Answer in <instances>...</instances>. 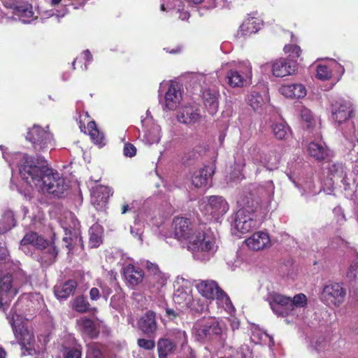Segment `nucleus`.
<instances>
[{
  "mask_svg": "<svg viewBox=\"0 0 358 358\" xmlns=\"http://www.w3.org/2000/svg\"><path fill=\"white\" fill-rule=\"evenodd\" d=\"M172 227L174 237L187 247L199 230V225L196 226L189 218L177 217L173 219Z\"/></svg>",
  "mask_w": 358,
  "mask_h": 358,
  "instance_id": "11",
  "label": "nucleus"
},
{
  "mask_svg": "<svg viewBox=\"0 0 358 358\" xmlns=\"http://www.w3.org/2000/svg\"><path fill=\"white\" fill-rule=\"evenodd\" d=\"M301 118L308 123V127H312V122L314 121V118L311 111L309 109L306 108H302L301 110Z\"/></svg>",
  "mask_w": 358,
  "mask_h": 358,
  "instance_id": "55",
  "label": "nucleus"
},
{
  "mask_svg": "<svg viewBox=\"0 0 358 358\" xmlns=\"http://www.w3.org/2000/svg\"><path fill=\"white\" fill-rule=\"evenodd\" d=\"M123 274L126 280L133 286L141 283L144 278V271L132 264H129L123 268Z\"/></svg>",
  "mask_w": 358,
  "mask_h": 358,
  "instance_id": "30",
  "label": "nucleus"
},
{
  "mask_svg": "<svg viewBox=\"0 0 358 358\" xmlns=\"http://www.w3.org/2000/svg\"><path fill=\"white\" fill-rule=\"evenodd\" d=\"M19 270V262L10 259L7 249L0 243V309L3 311L17 293L11 282L13 273Z\"/></svg>",
  "mask_w": 358,
  "mask_h": 358,
  "instance_id": "4",
  "label": "nucleus"
},
{
  "mask_svg": "<svg viewBox=\"0 0 358 358\" xmlns=\"http://www.w3.org/2000/svg\"><path fill=\"white\" fill-rule=\"evenodd\" d=\"M207 304L203 300H201L199 298L194 299L193 296L192 301H191L190 303L187 306V308L196 313H202L205 311L207 309Z\"/></svg>",
  "mask_w": 358,
  "mask_h": 358,
  "instance_id": "49",
  "label": "nucleus"
},
{
  "mask_svg": "<svg viewBox=\"0 0 358 358\" xmlns=\"http://www.w3.org/2000/svg\"><path fill=\"white\" fill-rule=\"evenodd\" d=\"M14 14L18 17L20 21L24 24L31 22L33 17L32 6L29 3H20L15 6Z\"/></svg>",
  "mask_w": 358,
  "mask_h": 358,
  "instance_id": "37",
  "label": "nucleus"
},
{
  "mask_svg": "<svg viewBox=\"0 0 358 358\" xmlns=\"http://www.w3.org/2000/svg\"><path fill=\"white\" fill-rule=\"evenodd\" d=\"M144 132L143 141L145 144L151 145L159 142L161 138V128L158 124H153V125L145 127Z\"/></svg>",
  "mask_w": 358,
  "mask_h": 358,
  "instance_id": "35",
  "label": "nucleus"
},
{
  "mask_svg": "<svg viewBox=\"0 0 358 358\" xmlns=\"http://www.w3.org/2000/svg\"><path fill=\"white\" fill-rule=\"evenodd\" d=\"M308 151L309 155L317 160L324 159L328 156L327 148L322 141L310 143Z\"/></svg>",
  "mask_w": 358,
  "mask_h": 358,
  "instance_id": "36",
  "label": "nucleus"
},
{
  "mask_svg": "<svg viewBox=\"0 0 358 358\" xmlns=\"http://www.w3.org/2000/svg\"><path fill=\"white\" fill-rule=\"evenodd\" d=\"M262 26L261 20L254 17H248L244 20L242 24L239 27L238 35L242 37H248L253 34H256Z\"/></svg>",
  "mask_w": 358,
  "mask_h": 358,
  "instance_id": "28",
  "label": "nucleus"
},
{
  "mask_svg": "<svg viewBox=\"0 0 358 358\" xmlns=\"http://www.w3.org/2000/svg\"><path fill=\"white\" fill-rule=\"evenodd\" d=\"M223 324L215 319L209 318L197 322L194 326V334L196 339L203 342L209 340L214 335H220L222 332Z\"/></svg>",
  "mask_w": 358,
  "mask_h": 358,
  "instance_id": "12",
  "label": "nucleus"
},
{
  "mask_svg": "<svg viewBox=\"0 0 358 358\" xmlns=\"http://www.w3.org/2000/svg\"><path fill=\"white\" fill-rule=\"evenodd\" d=\"M0 150L12 170L13 166L16 164L22 180L31 188H35L43 194L47 193L58 197L67 189L64 178L59 173L49 168L44 158L16 152L12 154L9 159L3 145H0Z\"/></svg>",
  "mask_w": 358,
  "mask_h": 358,
  "instance_id": "1",
  "label": "nucleus"
},
{
  "mask_svg": "<svg viewBox=\"0 0 358 358\" xmlns=\"http://www.w3.org/2000/svg\"><path fill=\"white\" fill-rule=\"evenodd\" d=\"M218 96L219 92L215 89L206 88L203 90V103L208 113L211 115L217 112L219 107Z\"/></svg>",
  "mask_w": 358,
  "mask_h": 358,
  "instance_id": "27",
  "label": "nucleus"
},
{
  "mask_svg": "<svg viewBox=\"0 0 358 358\" xmlns=\"http://www.w3.org/2000/svg\"><path fill=\"white\" fill-rule=\"evenodd\" d=\"M86 358H102L101 345L97 343L87 344Z\"/></svg>",
  "mask_w": 358,
  "mask_h": 358,
  "instance_id": "47",
  "label": "nucleus"
},
{
  "mask_svg": "<svg viewBox=\"0 0 358 358\" xmlns=\"http://www.w3.org/2000/svg\"><path fill=\"white\" fill-rule=\"evenodd\" d=\"M213 172L212 168L208 166L196 170L191 178L192 185L197 188L207 187Z\"/></svg>",
  "mask_w": 358,
  "mask_h": 358,
  "instance_id": "26",
  "label": "nucleus"
},
{
  "mask_svg": "<svg viewBox=\"0 0 358 358\" xmlns=\"http://www.w3.org/2000/svg\"><path fill=\"white\" fill-rule=\"evenodd\" d=\"M101 296V293L96 287H92L90 291V297L92 301H97Z\"/></svg>",
  "mask_w": 358,
  "mask_h": 358,
  "instance_id": "63",
  "label": "nucleus"
},
{
  "mask_svg": "<svg viewBox=\"0 0 358 358\" xmlns=\"http://www.w3.org/2000/svg\"><path fill=\"white\" fill-rule=\"evenodd\" d=\"M77 327L83 336L94 338L99 335V329L94 322L87 317H84L78 320Z\"/></svg>",
  "mask_w": 358,
  "mask_h": 358,
  "instance_id": "31",
  "label": "nucleus"
},
{
  "mask_svg": "<svg viewBox=\"0 0 358 358\" xmlns=\"http://www.w3.org/2000/svg\"><path fill=\"white\" fill-rule=\"evenodd\" d=\"M287 176L295 187L299 189L301 196L306 199H308L323 191L322 186L318 189L316 187L312 173L303 175L296 180L292 175V167H290V173L287 174Z\"/></svg>",
  "mask_w": 358,
  "mask_h": 358,
  "instance_id": "14",
  "label": "nucleus"
},
{
  "mask_svg": "<svg viewBox=\"0 0 358 358\" xmlns=\"http://www.w3.org/2000/svg\"><path fill=\"white\" fill-rule=\"evenodd\" d=\"M273 312L278 316L295 315L297 310L306 307L307 297L300 293L293 298L285 296L275 292H269L266 297Z\"/></svg>",
  "mask_w": 358,
  "mask_h": 358,
  "instance_id": "7",
  "label": "nucleus"
},
{
  "mask_svg": "<svg viewBox=\"0 0 358 358\" xmlns=\"http://www.w3.org/2000/svg\"><path fill=\"white\" fill-rule=\"evenodd\" d=\"M245 245L253 251H261L268 249L271 246L269 234L266 231L255 232L245 241Z\"/></svg>",
  "mask_w": 358,
  "mask_h": 358,
  "instance_id": "19",
  "label": "nucleus"
},
{
  "mask_svg": "<svg viewBox=\"0 0 358 358\" xmlns=\"http://www.w3.org/2000/svg\"><path fill=\"white\" fill-rule=\"evenodd\" d=\"M272 130L275 138L279 140L285 139L291 133L289 127L285 122L273 124Z\"/></svg>",
  "mask_w": 358,
  "mask_h": 358,
  "instance_id": "44",
  "label": "nucleus"
},
{
  "mask_svg": "<svg viewBox=\"0 0 358 358\" xmlns=\"http://www.w3.org/2000/svg\"><path fill=\"white\" fill-rule=\"evenodd\" d=\"M63 356L64 358H81V345L76 344L73 347H64Z\"/></svg>",
  "mask_w": 358,
  "mask_h": 358,
  "instance_id": "46",
  "label": "nucleus"
},
{
  "mask_svg": "<svg viewBox=\"0 0 358 358\" xmlns=\"http://www.w3.org/2000/svg\"><path fill=\"white\" fill-rule=\"evenodd\" d=\"M43 306V299L39 294H23L6 315L15 338L22 345H29L28 350H31V345L34 338L33 334L25 328L24 322Z\"/></svg>",
  "mask_w": 358,
  "mask_h": 358,
  "instance_id": "2",
  "label": "nucleus"
},
{
  "mask_svg": "<svg viewBox=\"0 0 358 358\" xmlns=\"http://www.w3.org/2000/svg\"><path fill=\"white\" fill-rule=\"evenodd\" d=\"M145 266L150 275L148 287L151 292L153 293L161 292L167 282L169 275L161 271L156 264L147 262Z\"/></svg>",
  "mask_w": 358,
  "mask_h": 358,
  "instance_id": "15",
  "label": "nucleus"
},
{
  "mask_svg": "<svg viewBox=\"0 0 358 358\" xmlns=\"http://www.w3.org/2000/svg\"><path fill=\"white\" fill-rule=\"evenodd\" d=\"M199 210L208 219L217 220L228 211L229 204L222 196H206L200 201Z\"/></svg>",
  "mask_w": 358,
  "mask_h": 358,
  "instance_id": "10",
  "label": "nucleus"
},
{
  "mask_svg": "<svg viewBox=\"0 0 358 358\" xmlns=\"http://www.w3.org/2000/svg\"><path fill=\"white\" fill-rule=\"evenodd\" d=\"M72 307L77 312L85 313L90 309V303L83 296H79L73 301Z\"/></svg>",
  "mask_w": 358,
  "mask_h": 358,
  "instance_id": "45",
  "label": "nucleus"
},
{
  "mask_svg": "<svg viewBox=\"0 0 358 358\" xmlns=\"http://www.w3.org/2000/svg\"><path fill=\"white\" fill-rule=\"evenodd\" d=\"M229 66L227 81L232 87H240L250 83L252 76V65L248 60L226 64Z\"/></svg>",
  "mask_w": 358,
  "mask_h": 358,
  "instance_id": "9",
  "label": "nucleus"
},
{
  "mask_svg": "<svg viewBox=\"0 0 358 358\" xmlns=\"http://www.w3.org/2000/svg\"><path fill=\"white\" fill-rule=\"evenodd\" d=\"M217 72H213L208 74L197 73L192 76V80L198 83L201 87L208 85H214L218 81Z\"/></svg>",
  "mask_w": 358,
  "mask_h": 358,
  "instance_id": "38",
  "label": "nucleus"
},
{
  "mask_svg": "<svg viewBox=\"0 0 358 358\" xmlns=\"http://www.w3.org/2000/svg\"><path fill=\"white\" fill-rule=\"evenodd\" d=\"M253 162L272 171L277 169V161L271 154L264 153L259 150L255 151L252 156Z\"/></svg>",
  "mask_w": 358,
  "mask_h": 358,
  "instance_id": "32",
  "label": "nucleus"
},
{
  "mask_svg": "<svg viewBox=\"0 0 358 358\" xmlns=\"http://www.w3.org/2000/svg\"><path fill=\"white\" fill-rule=\"evenodd\" d=\"M195 287L199 294L207 299H215L217 292L222 289L212 280L195 281Z\"/></svg>",
  "mask_w": 358,
  "mask_h": 358,
  "instance_id": "25",
  "label": "nucleus"
},
{
  "mask_svg": "<svg viewBox=\"0 0 358 358\" xmlns=\"http://www.w3.org/2000/svg\"><path fill=\"white\" fill-rule=\"evenodd\" d=\"M215 299L218 309L224 310L229 314L234 311V307L229 296L222 289L217 292Z\"/></svg>",
  "mask_w": 358,
  "mask_h": 358,
  "instance_id": "39",
  "label": "nucleus"
},
{
  "mask_svg": "<svg viewBox=\"0 0 358 358\" xmlns=\"http://www.w3.org/2000/svg\"><path fill=\"white\" fill-rule=\"evenodd\" d=\"M78 286L74 280H69L63 283H58L54 287V293L58 299H66L73 294Z\"/></svg>",
  "mask_w": 358,
  "mask_h": 358,
  "instance_id": "33",
  "label": "nucleus"
},
{
  "mask_svg": "<svg viewBox=\"0 0 358 358\" xmlns=\"http://www.w3.org/2000/svg\"><path fill=\"white\" fill-rule=\"evenodd\" d=\"M139 329L148 336H154L157 330L156 314L152 310H148L138 322Z\"/></svg>",
  "mask_w": 358,
  "mask_h": 358,
  "instance_id": "24",
  "label": "nucleus"
},
{
  "mask_svg": "<svg viewBox=\"0 0 358 358\" xmlns=\"http://www.w3.org/2000/svg\"><path fill=\"white\" fill-rule=\"evenodd\" d=\"M69 217L71 220L72 225H63L62 227L64 231L63 241L65 243L66 247L69 250H71L76 245L80 243L82 239L80 236L78 221L71 214L69 215Z\"/></svg>",
  "mask_w": 358,
  "mask_h": 358,
  "instance_id": "18",
  "label": "nucleus"
},
{
  "mask_svg": "<svg viewBox=\"0 0 358 358\" xmlns=\"http://www.w3.org/2000/svg\"><path fill=\"white\" fill-rule=\"evenodd\" d=\"M237 203L240 208L234 215L231 229L235 235L239 236L249 232L257 226L255 211L257 206L251 194L241 196Z\"/></svg>",
  "mask_w": 358,
  "mask_h": 358,
  "instance_id": "5",
  "label": "nucleus"
},
{
  "mask_svg": "<svg viewBox=\"0 0 358 358\" xmlns=\"http://www.w3.org/2000/svg\"><path fill=\"white\" fill-rule=\"evenodd\" d=\"M186 248L194 259L201 262L209 261L217 250L213 232L205 225H199V230Z\"/></svg>",
  "mask_w": 358,
  "mask_h": 358,
  "instance_id": "6",
  "label": "nucleus"
},
{
  "mask_svg": "<svg viewBox=\"0 0 358 358\" xmlns=\"http://www.w3.org/2000/svg\"><path fill=\"white\" fill-rule=\"evenodd\" d=\"M182 100L180 87L176 83L171 82L164 96V107L170 110H173L179 106Z\"/></svg>",
  "mask_w": 358,
  "mask_h": 358,
  "instance_id": "23",
  "label": "nucleus"
},
{
  "mask_svg": "<svg viewBox=\"0 0 358 358\" xmlns=\"http://www.w3.org/2000/svg\"><path fill=\"white\" fill-rule=\"evenodd\" d=\"M296 69V62L288 58H280L274 61L272 64V73L275 77L282 78L292 75Z\"/></svg>",
  "mask_w": 358,
  "mask_h": 358,
  "instance_id": "20",
  "label": "nucleus"
},
{
  "mask_svg": "<svg viewBox=\"0 0 358 358\" xmlns=\"http://www.w3.org/2000/svg\"><path fill=\"white\" fill-rule=\"evenodd\" d=\"M316 77L321 80H327L331 76V71L329 68L324 64H319L316 69Z\"/></svg>",
  "mask_w": 358,
  "mask_h": 358,
  "instance_id": "52",
  "label": "nucleus"
},
{
  "mask_svg": "<svg viewBox=\"0 0 358 358\" xmlns=\"http://www.w3.org/2000/svg\"><path fill=\"white\" fill-rule=\"evenodd\" d=\"M176 343L169 338H160L157 342L159 358H166L176 349Z\"/></svg>",
  "mask_w": 358,
  "mask_h": 358,
  "instance_id": "40",
  "label": "nucleus"
},
{
  "mask_svg": "<svg viewBox=\"0 0 358 358\" xmlns=\"http://www.w3.org/2000/svg\"><path fill=\"white\" fill-rule=\"evenodd\" d=\"M358 275V262L353 261L351 262L346 271L345 277L349 282L356 280Z\"/></svg>",
  "mask_w": 358,
  "mask_h": 358,
  "instance_id": "51",
  "label": "nucleus"
},
{
  "mask_svg": "<svg viewBox=\"0 0 358 358\" xmlns=\"http://www.w3.org/2000/svg\"><path fill=\"white\" fill-rule=\"evenodd\" d=\"M330 112L336 129L342 133L350 146L355 147V143L358 142V131L351 119L353 112L351 103L343 98H338L331 102Z\"/></svg>",
  "mask_w": 358,
  "mask_h": 358,
  "instance_id": "3",
  "label": "nucleus"
},
{
  "mask_svg": "<svg viewBox=\"0 0 358 358\" xmlns=\"http://www.w3.org/2000/svg\"><path fill=\"white\" fill-rule=\"evenodd\" d=\"M123 154L127 157H134L136 154V148L133 144L125 143L123 148Z\"/></svg>",
  "mask_w": 358,
  "mask_h": 358,
  "instance_id": "57",
  "label": "nucleus"
},
{
  "mask_svg": "<svg viewBox=\"0 0 358 358\" xmlns=\"http://www.w3.org/2000/svg\"><path fill=\"white\" fill-rule=\"evenodd\" d=\"M161 10H166L168 9L175 8L176 6V2L178 0H162Z\"/></svg>",
  "mask_w": 358,
  "mask_h": 358,
  "instance_id": "60",
  "label": "nucleus"
},
{
  "mask_svg": "<svg viewBox=\"0 0 358 358\" xmlns=\"http://www.w3.org/2000/svg\"><path fill=\"white\" fill-rule=\"evenodd\" d=\"M279 91L282 95L292 99H301L307 94L306 88L301 83L283 85Z\"/></svg>",
  "mask_w": 358,
  "mask_h": 358,
  "instance_id": "29",
  "label": "nucleus"
},
{
  "mask_svg": "<svg viewBox=\"0 0 358 358\" xmlns=\"http://www.w3.org/2000/svg\"><path fill=\"white\" fill-rule=\"evenodd\" d=\"M241 358H250L251 352L248 349V346H242L240 348Z\"/></svg>",
  "mask_w": 358,
  "mask_h": 358,
  "instance_id": "64",
  "label": "nucleus"
},
{
  "mask_svg": "<svg viewBox=\"0 0 358 358\" xmlns=\"http://www.w3.org/2000/svg\"><path fill=\"white\" fill-rule=\"evenodd\" d=\"M248 102L254 110L259 108L265 102V99L257 92H252L248 96Z\"/></svg>",
  "mask_w": 358,
  "mask_h": 358,
  "instance_id": "48",
  "label": "nucleus"
},
{
  "mask_svg": "<svg viewBox=\"0 0 358 358\" xmlns=\"http://www.w3.org/2000/svg\"><path fill=\"white\" fill-rule=\"evenodd\" d=\"M88 134L92 141L99 147L105 145L104 135L97 129L94 121H91L87 124Z\"/></svg>",
  "mask_w": 358,
  "mask_h": 358,
  "instance_id": "42",
  "label": "nucleus"
},
{
  "mask_svg": "<svg viewBox=\"0 0 358 358\" xmlns=\"http://www.w3.org/2000/svg\"><path fill=\"white\" fill-rule=\"evenodd\" d=\"M345 289L339 283H331L324 286L322 293V300L329 306H339L345 298Z\"/></svg>",
  "mask_w": 358,
  "mask_h": 358,
  "instance_id": "16",
  "label": "nucleus"
},
{
  "mask_svg": "<svg viewBox=\"0 0 358 358\" xmlns=\"http://www.w3.org/2000/svg\"><path fill=\"white\" fill-rule=\"evenodd\" d=\"M90 244L92 248H97L102 242V228L96 224L89 229Z\"/></svg>",
  "mask_w": 358,
  "mask_h": 358,
  "instance_id": "43",
  "label": "nucleus"
},
{
  "mask_svg": "<svg viewBox=\"0 0 358 358\" xmlns=\"http://www.w3.org/2000/svg\"><path fill=\"white\" fill-rule=\"evenodd\" d=\"M16 221L14 213L10 210H5L0 219V234H3L10 230L15 226Z\"/></svg>",
  "mask_w": 358,
  "mask_h": 358,
  "instance_id": "41",
  "label": "nucleus"
},
{
  "mask_svg": "<svg viewBox=\"0 0 358 358\" xmlns=\"http://www.w3.org/2000/svg\"><path fill=\"white\" fill-rule=\"evenodd\" d=\"M333 212L336 217L337 222L339 224H342L345 221V217L343 209L340 206H337L334 208Z\"/></svg>",
  "mask_w": 358,
  "mask_h": 358,
  "instance_id": "58",
  "label": "nucleus"
},
{
  "mask_svg": "<svg viewBox=\"0 0 358 358\" xmlns=\"http://www.w3.org/2000/svg\"><path fill=\"white\" fill-rule=\"evenodd\" d=\"M262 190L264 192L265 196L268 202H270L274 196L275 186L272 180L266 181L262 185Z\"/></svg>",
  "mask_w": 358,
  "mask_h": 358,
  "instance_id": "53",
  "label": "nucleus"
},
{
  "mask_svg": "<svg viewBox=\"0 0 358 358\" xmlns=\"http://www.w3.org/2000/svg\"><path fill=\"white\" fill-rule=\"evenodd\" d=\"M138 345L147 350H152L155 346V343L151 339L139 338L137 341Z\"/></svg>",
  "mask_w": 358,
  "mask_h": 358,
  "instance_id": "56",
  "label": "nucleus"
},
{
  "mask_svg": "<svg viewBox=\"0 0 358 358\" xmlns=\"http://www.w3.org/2000/svg\"><path fill=\"white\" fill-rule=\"evenodd\" d=\"M111 188L107 186L99 185L93 188L91 194V203L97 209L105 207L108 200L113 195Z\"/></svg>",
  "mask_w": 358,
  "mask_h": 358,
  "instance_id": "22",
  "label": "nucleus"
},
{
  "mask_svg": "<svg viewBox=\"0 0 358 358\" xmlns=\"http://www.w3.org/2000/svg\"><path fill=\"white\" fill-rule=\"evenodd\" d=\"M26 138L30 141L36 152H43L53 145L52 136L47 130L38 125H34L29 129Z\"/></svg>",
  "mask_w": 358,
  "mask_h": 358,
  "instance_id": "13",
  "label": "nucleus"
},
{
  "mask_svg": "<svg viewBox=\"0 0 358 358\" xmlns=\"http://www.w3.org/2000/svg\"><path fill=\"white\" fill-rule=\"evenodd\" d=\"M173 342L177 344H180L182 346L187 343V335L185 331L180 329H174L171 332Z\"/></svg>",
  "mask_w": 358,
  "mask_h": 358,
  "instance_id": "54",
  "label": "nucleus"
},
{
  "mask_svg": "<svg viewBox=\"0 0 358 358\" xmlns=\"http://www.w3.org/2000/svg\"><path fill=\"white\" fill-rule=\"evenodd\" d=\"M178 120L185 124H194L200 121L201 115L199 108L194 105H185L181 108L178 115Z\"/></svg>",
  "mask_w": 358,
  "mask_h": 358,
  "instance_id": "21",
  "label": "nucleus"
},
{
  "mask_svg": "<svg viewBox=\"0 0 358 358\" xmlns=\"http://www.w3.org/2000/svg\"><path fill=\"white\" fill-rule=\"evenodd\" d=\"M178 285L173 294V301L181 307H187L192 301V288L188 280L184 278L178 279Z\"/></svg>",
  "mask_w": 358,
  "mask_h": 358,
  "instance_id": "17",
  "label": "nucleus"
},
{
  "mask_svg": "<svg viewBox=\"0 0 358 358\" xmlns=\"http://www.w3.org/2000/svg\"><path fill=\"white\" fill-rule=\"evenodd\" d=\"M99 286L101 289L102 296L105 299V300H107L109 295L111 294V289L106 284L102 282L99 283Z\"/></svg>",
  "mask_w": 358,
  "mask_h": 358,
  "instance_id": "61",
  "label": "nucleus"
},
{
  "mask_svg": "<svg viewBox=\"0 0 358 358\" xmlns=\"http://www.w3.org/2000/svg\"><path fill=\"white\" fill-rule=\"evenodd\" d=\"M285 53L289 54V59L296 62V59L299 57L301 50L296 45H287L284 47Z\"/></svg>",
  "mask_w": 358,
  "mask_h": 358,
  "instance_id": "50",
  "label": "nucleus"
},
{
  "mask_svg": "<svg viewBox=\"0 0 358 358\" xmlns=\"http://www.w3.org/2000/svg\"><path fill=\"white\" fill-rule=\"evenodd\" d=\"M142 124L144 127H150V125H153V124H156L152 119V117L150 115L149 110L146 112V117L141 120Z\"/></svg>",
  "mask_w": 358,
  "mask_h": 358,
  "instance_id": "62",
  "label": "nucleus"
},
{
  "mask_svg": "<svg viewBox=\"0 0 358 358\" xmlns=\"http://www.w3.org/2000/svg\"><path fill=\"white\" fill-rule=\"evenodd\" d=\"M21 250L27 255H32L33 249L44 250L48 257L44 259L45 262L52 263L57 255L56 248L43 237L36 232L27 233L20 242Z\"/></svg>",
  "mask_w": 358,
  "mask_h": 358,
  "instance_id": "8",
  "label": "nucleus"
},
{
  "mask_svg": "<svg viewBox=\"0 0 358 358\" xmlns=\"http://www.w3.org/2000/svg\"><path fill=\"white\" fill-rule=\"evenodd\" d=\"M130 231H131V234L134 237H138V240L141 242L143 241V239H142L143 230H142L141 227H140V226L137 223H135L134 226L131 227Z\"/></svg>",
  "mask_w": 358,
  "mask_h": 358,
  "instance_id": "59",
  "label": "nucleus"
},
{
  "mask_svg": "<svg viewBox=\"0 0 358 358\" xmlns=\"http://www.w3.org/2000/svg\"><path fill=\"white\" fill-rule=\"evenodd\" d=\"M250 339L255 344L268 345L271 348L274 345L273 339L268 334L261 329L258 326L252 327Z\"/></svg>",
  "mask_w": 358,
  "mask_h": 358,
  "instance_id": "34",
  "label": "nucleus"
}]
</instances>
